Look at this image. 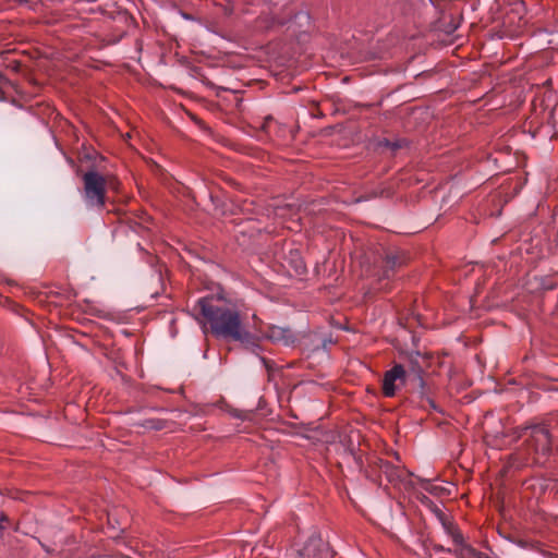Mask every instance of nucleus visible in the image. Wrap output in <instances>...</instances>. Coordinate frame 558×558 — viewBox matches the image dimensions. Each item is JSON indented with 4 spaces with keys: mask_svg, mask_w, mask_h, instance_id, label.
Returning <instances> with one entry per match:
<instances>
[{
    "mask_svg": "<svg viewBox=\"0 0 558 558\" xmlns=\"http://www.w3.org/2000/svg\"><path fill=\"white\" fill-rule=\"evenodd\" d=\"M43 548L45 549L46 553H50L49 548L47 546H45L44 544H41Z\"/></svg>",
    "mask_w": 558,
    "mask_h": 558,
    "instance_id": "obj_22",
    "label": "nucleus"
},
{
    "mask_svg": "<svg viewBox=\"0 0 558 558\" xmlns=\"http://www.w3.org/2000/svg\"><path fill=\"white\" fill-rule=\"evenodd\" d=\"M408 388L410 392L417 393L422 401L429 395L427 385L422 377L408 380Z\"/></svg>",
    "mask_w": 558,
    "mask_h": 558,
    "instance_id": "obj_11",
    "label": "nucleus"
},
{
    "mask_svg": "<svg viewBox=\"0 0 558 558\" xmlns=\"http://www.w3.org/2000/svg\"><path fill=\"white\" fill-rule=\"evenodd\" d=\"M266 338L272 342L282 343L284 345H290L295 341V337L291 329L278 326L269 327Z\"/></svg>",
    "mask_w": 558,
    "mask_h": 558,
    "instance_id": "obj_7",
    "label": "nucleus"
},
{
    "mask_svg": "<svg viewBox=\"0 0 558 558\" xmlns=\"http://www.w3.org/2000/svg\"><path fill=\"white\" fill-rule=\"evenodd\" d=\"M424 400L427 402L430 409L437 410V405L429 395Z\"/></svg>",
    "mask_w": 558,
    "mask_h": 558,
    "instance_id": "obj_20",
    "label": "nucleus"
},
{
    "mask_svg": "<svg viewBox=\"0 0 558 558\" xmlns=\"http://www.w3.org/2000/svg\"><path fill=\"white\" fill-rule=\"evenodd\" d=\"M457 545V548L453 550V554L458 558H487V556L481 551H477L472 546L464 543V539L462 543H454Z\"/></svg>",
    "mask_w": 558,
    "mask_h": 558,
    "instance_id": "obj_9",
    "label": "nucleus"
},
{
    "mask_svg": "<svg viewBox=\"0 0 558 558\" xmlns=\"http://www.w3.org/2000/svg\"><path fill=\"white\" fill-rule=\"evenodd\" d=\"M423 487L429 493H434V490L436 489V487L432 486L428 481L425 482V485Z\"/></svg>",
    "mask_w": 558,
    "mask_h": 558,
    "instance_id": "obj_21",
    "label": "nucleus"
},
{
    "mask_svg": "<svg viewBox=\"0 0 558 558\" xmlns=\"http://www.w3.org/2000/svg\"><path fill=\"white\" fill-rule=\"evenodd\" d=\"M240 333L241 339H234V341L241 342L245 350L257 354L259 350L258 339L245 328Z\"/></svg>",
    "mask_w": 558,
    "mask_h": 558,
    "instance_id": "obj_10",
    "label": "nucleus"
},
{
    "mask_svg": "<svg viewBox=\"0 0 558 558\" xmlns=\"http://www.w3.org/2000/svg\"><path fill=\"white\" fill-rule=\"evenodd\" d=\"M549 391L558 392V387H553V388L549 389Z\"/></svg>",
    "mask_w": 558,
    "mask_h": 558,
    "instance_id": "obj_23",
    "label": "nucleus"
},
{
    "mask_svg": "<svg viewBox=\"0 0 558 558\" xmlns=\"http://www.w3.org/2000/svg\"><path fill=\"white\" fill-rule=\"evenodd\" d=\"M423 357L418 352L411 354L407 361L405 366L408 379L422 377L424 375V366L422 364Z\"/></svg>",
    "mask_w": 558,
    "mask_h": 558,
    "instance_id": "obj_8",
    "label": "nucleus"
},
{
    "mask_svg": "<svg viewBox=\"0 0 558 558\" xmlns=\"http://www.w3.org/2000/svg\"><path fill=\"white\" fill-rule=\"evenodd\" d=\"M83 198L89 208L102 209L106 203L107 181L102 174L95 169L86 171L82 175Z\"/></svg>",
    "mask_w": 558,
    "mask_h": 558,
    "instance_id": "obj_2",
    "label": "nucleus"
},
{
    "mask_svg": "<svg viewBox=\"0 0 558 558\" xmlns=\"http://www.w3.org/2000/svg\"><path fill=\"white\" fill-rule=\"evenodd\" d=\"M439 519L446 533L452 538L453 543H462L463 535L458 527L442 512H439Z\"/></svg>",
    "mask_w": 558,
    "mask_h": 558,
    "instance_id": "obj_12",
    "label": "nucleus"
},
{
    "mask_svg": "<svg viewBox=\"0 0 558 558\" xmlns=\"http://www.w3.org/2000/svg\"><path fill=\"white\" fill-rule=\"evenodd\" d=\"M519 438H524L527 446L536 453L547 457L551 451V435L544 424L518 427Z\"/></svg>",
    "mask_w": 558,
    "mask_h": 558,
    "instance_id": "obj_3",
    "label": "nucleus"
},
{
    "mask_svg": "<svg viewBox=\"0 0 558 558\" xmlns=\"http://www.w3.org/2000/svg\"><path fill=\"white\" fill-rule=\"evenodd\" d=\"M433 549H434L436 553H442V551L451 553V549H446L442 545H439V544H435V545L433 546Z\"/></svg>",
    "mask_w": 558,
    "mask_h": 558,
    "instance_id": "obj_18",
    "label": "nucleus"
},
{
    "mask_svg": "<svg viewBox=\"0 0 558 558\" xmlns=\"http://www.w3.org/2000/svg\"><path fill=\"white\" fill-rule=\"evenodd\" d=\"M381 274L380 279H389L392 275L407 264L405 254L399 250H384L380 255Z\"/></svg>",
    "mask_w": 558,
    "mask_h": 558,
    "instance_id": "obj_5",
    "label": "nucleus"
},
{
    "mask_svg": "<svg viewBox=\"0 0 558 558\" xmlns=\"http://www.w3.org/2000/svg\"><path fill=\"white\" fill-rule=\"evenodd\" d=\"M141 426L147 429L160 430L166 427V421L159 418H147L141 423Z\"/></svg>",
    "mask_w": 558,
    "mask_h": 558,
    "instance_id": "obj_14",
    "label": "nucleus"
},
{
    "mask_svg": "<svg viewBox=\"0 0 558 558\" xmlns=\"http://www.w3.org/2000/svg\"><path fill=\"white\" fill-rule=\"evenodd\" d=\"M380 471L386 475L390 483L397 484L401 480L400 470L388 461H383L380 463Z\"/></svg>",
    "mask_w": 558,
    "mask_h": 558,
    "instance_id": "obj_13",
    "label": "nucleus"
},
{
    "mask_svg": "<svg viewBox=\"0 0 558 558\" xmlns=\"http://www.w3.org/2000/svg\"><path fill=\"white\" fill-rule=\"evenodd\" d=\"M305 558H331L332 554L327 543L319 534L313 533L302 548Z\"/></svg>",
    "mask_w": 558,
    "mask_h": 558,
    "instance_id": "obj_6",
    "label": "nucleus"
},
{
    "mask_svg": "<svg viewBox=\"0 0 558 558\" xmlns=\"http://www.w3.org/2000/svg\"><path fill=\"white\" fill-rule=\"evenodd\" d=\"M9 522V518L8 515L0 511V531H3L5 529V525L4 523Z\"/></svg>",
    "mask_w": 558,
    "mask_h": 558,
    "instance_id": "obj_17",
    "label": "nucleus"
},
{
    "mask_svg": "<svg viewBox=\"0 0 558 558\" xmlns=\"http://www.w3.org/2000/svg\"><path fill=\"white\" fill-rule=\"evenodd\" d=\"M424 400L427 402L430 409L437 410V405L429 395Z\"/></svg>",
    "mask_w": 558,
    "mask_h": 558,
    "instance_id": "obj_19",
    "label": "nucleus"
},
{
    "mask_svg": "<svg viewBox=\"0 0 558 558\" xmlns=\"http://www.w3.org/2000/svg\"><path fill=\"white\" fill-rule=\"evenodd\" d=\"M5 66L11 69L14 72H19L21 63L17 60H12Z\"/></svg>",
    "mask_w": 558,
    "mask_h": 558,
    "instance_id": "obj_16",
    "label": "nucleus"
},
{
    "mask_svg": "<svg viewBox=\"0 0 558 558\" xmlns=\"http://www.w3.org/2000/svg\"><path fill=\"white\" fill-rule=\"evenodd\" d=\"M513 543L523 549H532V550H538V545H539L537 542H534L531 539H525V538L514 539ZM539 551L543 555H547L544 550L539 549Z\"/></svg>",
    "mask_w": 558,
    "mask_h": 558,
    "instance_id": "obj_15",
    "label": "nucleus"
},
{
    "mask_svg": "<svg viewBox=\"0 0 558 558\" xmlns=\"http://www.w3.org/2000/svg\"><path fill=\"white\" fill-rule=\"evenodd\" d=\"M408 377L405 366L400 363L386 371L381 380V391L387 398H392L401 390L402 387L408 385Z\"/></svg>",
    "mask_w": 558,
    "mask_h": 558,
    "instance_id": "obj_4",
    "label": "nucleus"
},
{
    "mask_svg": "<svg viewBox=\"0 0 558 558\" xmlns=\"http://www.w3.org/2000/svg\"><path fill=\"white\" fill-rule=\"evenodd\" d=\"M196 306L209 323L210 330L216 337L231 340L241 339L240 332L244 326L236 310L220 304L214 296L201 298Z\"/></svg>",
    "mask_w": 558,
    "mask_h": 558,
    "instance_id": "obj_1",
    "label": "nucleus"
}]
</instances>
